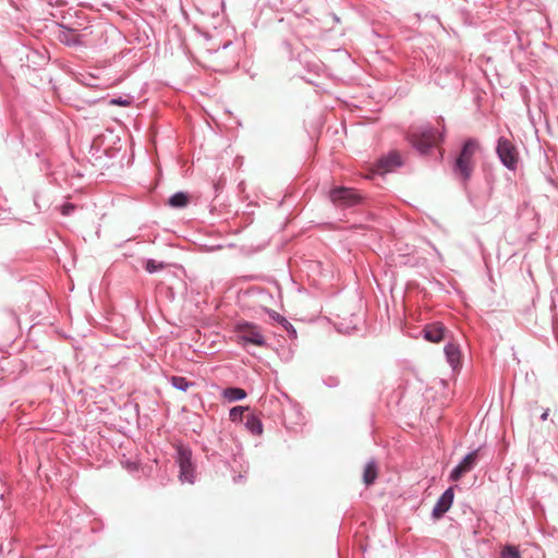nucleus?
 <instances>
[{"label":"nucleus","instance_id":"f257e3e1","mask_svg":"<svg viewBox=\"0 0 558 558\" xmlns=\"http://www.w3.org/2000/svg\"><path fill=\"white\" fill-rule=\"evenodd\" d=\"M235 341L242 345L254 344L262 347L265 343L264 336L258 326L243 322L234 326Z\"/></svg>","mask_w":558,"mask_h":558},{"label":"nucleus","instance_id":"f03ea898","mask_svg":"<svg viewBox=\"0 0 558 558\" xmlns=\"http://www.w3.org/2000/svg\"><path fill=\"white\" fill-rule=\"evenodd\" d=\"M409 138L418 151L425 154L439 143L440 134L435 129L426 128L412 132Z\"/></svg>","mask_w":558,"mask_h":558},{"label":"nucleus","instance_id":"7ed1b4c3","mask_svg":"<svg viewBox=\"0 0 558 558\" xmlns=\"http://www.w3.org/2000/svg\"><path fill=\"white\" fill-rule=\"evenodd\" d=\"M478 148V143L474 140H469L464 143L460 155L456 160V170L468 179L473 170V156Z\"/></svg>","mask_w":558,"mask_h":558},{"label":"nucleus","instance_id":"20e7f679","mask_svg":"<svg viewBox=\"0 0 558 558\" xmlns=\"http://www.w3.org/2000/svg\"><path fill=\"white\" fill-rule=\"evenodd\" d=\"M497 154L501 162L509 169H514L518 163L515 146L507 138L500 137L497 144Z\"/></svg>","mask_w":558,"mask_h":558},{"label":"nucleus","instance_id":"39448f33","mask_svg":"<svg viewBox=\"0 0 558 558\" xmlns=\"http://www.w3.org/2000/svg\"><path fill=\"white\" fill-rule=\"evenodd\" d=\"M360 195L352 189L337 187L330 191V199L338 206H353L360 202Z\"/></svg>","mask_w":558,"mask_h":558},{"label":"nucleus","instance_id":"423d86ee","mask_svg":"<svg viewBox=\"0 0 558 558\" xmlns=\"http://www.w3.org/2000/svg\"><path fill=\"white\" fill-rule=\"evenodd\" d=\"M178 463L180 466V480L182 482L193 483L194 469L191 462V452L180 448L178 450Z\"/></svg>","mask_w":558,"mask_h":558},{"label":"nucleus","instance_id":"0eeeda50","mask_svg":"<svg viewBox=\"0 0 558 558\" xmlns=\"http://www.w3.org/2000/svg\"><path fill=\"white\" fill-rule=\"evenodd\" d=\"M447 333V328L439 322L428 324L423 329L424 339L433 343H439L446 340Z\"/></svg>","mask_w":558,"mask_h":558},{"label":"nucleus","instance_id":"6e6552de","mask_svg":"<svg viewBox=\"0 0 558 558\" xmlns=\"http://www.w3.org/2000/svg\"><path fill=\"white\" fill-rule=\"evenodd\" d=\"M477 458V452L473 451L469 453L451 472L450 478L452 481H458L464 475L465 473L470 472L473 466L475 465Z\"/></svg>","mask_w":558,"mask_h":558},{"label":"nucleus","instance_id":"1a4fd4ad","mask_svg":"<svg viewBox=\"0 0 558 558\" xmlns=\"http://www.w3.org/2000/svg\"><path fill=\"white\" fill-rule=\"evenodd\" d=\"M453 489L448 488L438 499L437 504L434 507L433 515L436 519L442 517L451 507L453 502Z\"/></svg>","mask_w":558,"mask_h":558},{"label":"nucleus","instance_id":"9d476101","mask_svg":"<svg viewBox=\"0 0 558 558\" xmlns=\"http://www.w3.org/2000/svg\"><path fill=\"white\" fill-rule=\"evenodd\" d=\"M401 165L400 155L396 151L390 153L387 157L381 158L378 161L376 172L384 174L392 171L396 167Z\"/></svg>","mask_w":558,"mask_h":558},{"label":"nucleus","instance_id":"9b49d317","mask_svg":"<svg viewBox=\"0 0 558 558\" xmlns=\"http://www.w3.org/2000/svg\"><path fill=\"white\" fill-rule=\"evenodd\" d=\"M445 353L447 356L448 362L452 367H457L460 364V349L454 343H448L445 347Z\"/></svg>","mask_w":558,"mask_h":558},{"label":"nucleus","instance_id":"f8f14e48","mask_svg":"<svg viewBox=\"0 0 558 558\" xmlns=\"http://www.w3.org/2000/svg\"><path fill=\"white\" fill-rule=\"evenodd\" d=\"M189 202H190L189 194H186L184 192H178L169 198L168 204L173 208H183V207L187 206Z\"/></svg>","mask_w":558,"mask_h":558},{"label":"nucleus","instance_id":"ddd939ff","mask_svg":"<svg viewBox=\"0 0 558 558\" xmlns=\"http://www.w3.org/2000/svg\"><path fill=\"white\" fill-rule=\"evenodd\" d=\"M376 477H377V465L374 461H371L365 465L364 473H363V482L366 485H371L375 482Z\"/></svg>","mask_w":558,"mask_h":558},{"label":"nucleus","instance_id":"4468645a","mask_svg":"<svg viewBox=\"0 0 558 558\" xmlns=\"http://www.w3.org/2000/svg\"><path fill=\"white\" fill-rule=\"evenodd\" d=\"M222 396L230 402L242 400L246 397L245 390L242 388L231 387L223 390Z\"/></svg>","mask_w":558,"mask_h":558},{"label":"nucleus","instance_id":"2eb2a0df","mask_svg":"<svg viewBox=\"0 0 558 558\" xmlns=\"http://www.w3.org/2000/svg\"><path fill=\"white\" fill-rule=\"evenodd\" d=\"M245 426L251 433L255 435H260L263 433V425L260 420L253 414L246 416Z\"/></svg>","mask_w":558,"mask_h":558},{"label":"nucleus","instance_id":"dca6fc26","mask_svg":"<svg viewBox=\"0 0 558 558\" xmlns=\"http://www.w3.org/2000/svg\"><path fill=\"white\" fill-rule=\"evenodd\" d=\"M500 555L501 558H521L519 549L512 545H506Z\"/></svg>","mask_w":558,"mask_h":558},{"label":"nucleus","instance_id":"f3484780","mask_svg":"<svg viewBox=\"0 0 558 558\" xmlns=\"http://www.w3.org/2000/svg\"><path fill=\"white\" fill-rule=\"evenodd\" d=\"M171 383L177 389L182 391H185L191 386V384L184 377L180 376H173L171 378Z\"/></svg>","mask_w":558,"mask_h":558},{"label":"nucleus","instance_id":"a211bd4d","mask_svg":"<svg viewBox=\"0 0 558 558\" xmlns=\"http://www.w3.org/2000/svg\"><path fill=\"white\" fill-rule=\"evenodd\" d=\"M166 267V264L163 263H158L157 260L155 259H148L145 264V269L148 271V272H155L157 270H161Z\"/></svg>","mask_w":558,"mask_h":558},{"label":"nucleus","instance_id":"6ab92c4d","mask_svg":"<svg viewBox=\"0 0 558 558\" xmlns=\"http://www.w3.org/2000/svg\"><path fill=\"white\" fill-rule=\"evenodd\" d=\"M247 410L246 408H243V407H234L230 410V420L233 421V422H236V421H240L242 420V416H243V413L244 411Z\"/></svg>","mask_w":558,"mask_h":558},{"label":"nucleus","instance_id":"aec40b11","mask_svg":"<svg viewBox=\"0 0 558 558\" xmlns=\"http://www.w3.org/2000/svg\"><path fill=\"white\" fill-rule=\"evenodd\" d=\"M75 209V206L71 203H66L61 207V214L63 216L70 215Z\"/></svg>","mask_w":558,"mask_h":558},{"label":"nucleus","instance_id":"412c9836","mask_svg":"<svg viewBox=\"0 0 558 558\" xmlns=\"http://www.w3.org/2000/svg\"><path fill=\"white\" fill-rule=\"evenodd\" d=\"M111 104H113V105H119V106H129V105H130V101H128V100H122L121 98H119V99H112V100H111Z\"/></svg>","mask_w":558,"mask_h":558},{"label":"nucleus","instance_id":"4be33fe9","mask_svg":"<svg viewBox=\"0 0 558 558\" xmlns=\"http://www.w3.org/2000/svg\"><path fill=\"white\" fill-rule=\"evenodd\" d=\"M534 558H544V555L539 550H536Z\"/></svg>","mask_w":558,"mask_h":558},{"label":"nucleus","instance_id":"5701e85b","mask_svg":"<svg viewBox=\"0 0 558 558\" xmlns=\"http://www.w3.org/2000/svg\"><path fill=\"white\" fill-rule=\"evenodd\" d=\"M547 417H548V410H546V411L542 414L541 418H542L543 421H545V420H547Z\"/></svg>","mask_w":558,"mask_h":558}]
</instances>
